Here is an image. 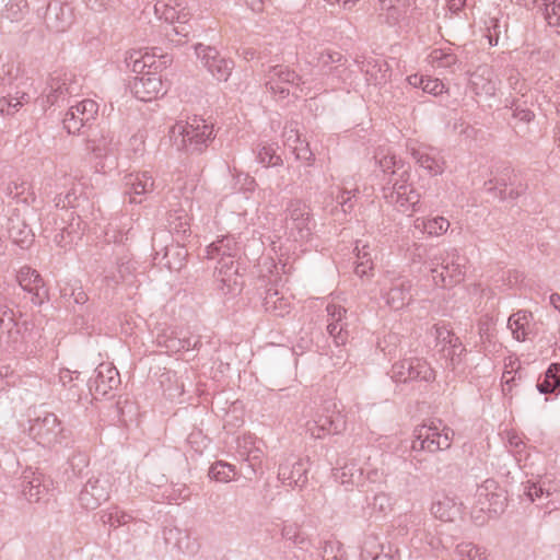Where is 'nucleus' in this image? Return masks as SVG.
I'll return each mask as SVG.
<instances>
[{"label":"nucleus","instance_id":"nucleus-1","mask_svg":"<svg viewBox=\"0 0 560 560\" xmlns=\"http://www.w3.org/2000/svg\"><path fill=\"white\" fill-rule=\"evenodd\" d=\"M2 191L4 196L13 200L10 203L11 209L7 223L9 237L21 247H27L35 237L30 221L39 220L35 208L32 207V203L36 200L32 185L23 178H16L8 182Z\"/></svg>","mask_w":560,"mask_h":560},{"label":"nucleus","instance_id":"nucleus-2","mask_svg":"<svg viewBox=\"0 0 560 560\" xmlns=\"http://www.w3.org/2000/svg\"><path fill=\"white\" fill-rule=\"evenodd\" d=\"M240 252L237 242L234 236L226 235L212 242L206 248V257L208 259H218L215 282L217 288L223 293H234L237 287L236 270L231 272L233 268V258Z\"/></svg>","mask_w":560,"mask_h":560},{"label":"nucleus","instance_id":"nucleus-3","mask_svg":"<svg viewBox=\"0 0 560 560\" xmlns=\"http://www.w3.org/2000/svg\"><path fill=\"white\" fill-rule=\"evenodd\" d=\"M171 138L178 149L187 152H202L214 139L213 124L199 116L177 121L170 130Z\"/></svg>","mask_w":560,"mask_h":560},{"label":"nucleus","instance_id":"nucleus-4","mask_svg":"<svg viewBox=\"0 0 560 560\" xmlns=\"http://www.w3.org/2000/svg\"><path fill=\"white\" fill-rule=\"evenodd\" d=\"M467 258L457 249H445L430 258L432 281L436 287L451 288L460 283L466 273Z\"/></svg>","mask_w":560,"mask_h":560},{"label":"nucleus","instance_id":"nucleus-5","mask_svg":"<svg viewBox=\"0 0 560 560\" xmlns=\"http://www.w3.org/2000/svg\"><path fill=\"white\" fill-rule=\"evenodd\" d=\"M453 438L454 431L441 420H430L415 429L411 448L429 453L445 451L451 447Z\"/></svg>","mask_w":560,"mask_h":560},{"label":"nucleus","instance_id":"nucleus-6","mask_svg":"<svg viewBox=\"0 0 560 560\" xmlns=\"http://www.w3.org/2000/svg\"><path fill=\"white\" fill-rule=\"evenodd\" d=\"M409 173L404 170L400 179H389L383 188V198L400 212H417L420 210V194L408 184Z\"/></svg>","mask_w":560,"mask_h":560},{"label":"nucleus","instance_id":"nucleus-7","mask_svg":"<svg viewBox=\"0 0 560 560\" xmlns=\"http://www.w3.org/2000/svg\"><path fill=\"white\" fill-rule=\"evenodd\" d=\"M411 280L396 271H386L380 281L381 298L395 311L401 310L411 302Z\"/></svg>","mask_w":560,"mask_h":560},{"label":"nucleus","instance_id":"nucleus-8","mask_svg":"<svg viewBox=\"0 0 560 560\" xmlns=\"http://www.w3.org/2000/svg\"><path fill=\"white\" fill-rule=\"evenodd\" d=\"M528 189V184L521 173L509 164L497 167L492 178V195L500 201H515Z\"/></svg>","mask_w":560,"mask_h":560},{"label":"nucleus","instance_id":"nucleus-9","mask_svg":"<svg viewBox=\"0 0 560 560\" xmlns=\"http://www.w3.org/2000/svg\"><path fill=\"white\" fill-rule=\"evenodd\" d=\"M285 231L289 238L303 242L312 235L310 207L300 199H292L285 207Z\"/></svg>","mask_w":560,"mask_h":560},{"label":"nucleus","instance_id":"nucleus-10","mask_svg":"<svg viewBox=\"0 0 560 560\" xmlns=\"http://www.w3.org/2000/svg\"><path fill=\"white\" fill-rule=\"evenodd\" d=\"M346 429V419L336 404L325 402L315 413L312 421L307 422V431L315 439H323L329 434H339Z\"/></svg>","mask_w":560,"mask_h":560},{"label":"nucleus","instance_id":"nucleus-11","mask_svg":"<svg viewBox=\"0 0 560 560\" xmlns=\"http://www.w3.org/2000/svg\"><path fill=\"white\" fill-rule=\"evenodd\" d=\"M28 325L16 318L15 312L0 304V341L14 351H21L27 342Z\"/></svg>","mask_w":560,"mask_h":560},{"label":"nucleus","instance_id":"nucleus-12","mask_svg":"<svg viewBox=\"0 0 560 560\" xmlns=\"http://www.w3.org/2000/svg\"><path fill=\"white\" fill-rule=\"evenodd\" d=\"M30 435L42 446L52 447L62 443L65 429L61 421L52 412H43L31 421Z\"/></svg>","mask_w":560,"mask_h":560},{"label":"nucleus","instance_id":"nucleus-13","mask_svg":"<svg viewBox=\"0 0 560 560\" xmlns=\"http://www.w3.org/2000/svg\"><path fill=\"white\" fill-rule=\"evenodd\" d=\"M390 376L396 383H407L411 381L431 382L435 378V373L430 364L421 358H409L393 364Z\"/></svg>","mask_w":560,"mask_h":560},{"label":"nucleus","instance_id":"nucleus-14","mask_svg":"<svg viewBox=\"0 0 560 560\" xmlns=\"http://www.w3.org/2000/svg\"><path fill=\"white\" fill-rule=\"evenodd\" d=\"M305 81L294 70L287 66L278 65L270 67L266 73V88L273 95L284 98L289 95V86L294 85L304 92Z\"/></svg>","mask_w":560,"mask_h":560},{"label":"nucleus","instance_id":"nucleus-15","mask_svg":"<svg viewBox=\"0 0 560 560\" xmlns=\"http://www.w3.org/2000/svg\"><path fill=\"white\" fill-rule=\"evenodd\" d=\"M112 482L107 476H93L79 492V503L85 510H95L109 499Z\"/></svg>","mask_w":560,"mask_h":560},{"label":"nucleus","instance_id":"nucleus-16","mask_svg":"<svg viewBox=\"0 0 560 560\" xmlns=\"http://www.w3.org/2000/svg\"><path fill=\"white\" fill-rule=\"evenodd\" d=\"M310 460L307 458L290 455L279 464L278 479L283 486L294 488H304L308 481Z\"/></svg>","mask_w":560,"mask_h":560},{"label":"nucleus","instance_id":"nucleus-17","mask_svg":"<svg viewBox=\"0 0 560 560\" xmlns=\"http://www.w3.org/2000/svg\"><path fill=\"white\" fill-rule=\"evenodd\" d=\"M81 85L69 72H54L47 83L46 102L51 106L80 92Z\"/></svg>","mask_w":560,"mask_h":560},{"label":"nucleus","instance_id":"nucleus-18","mask_svg":"<svg viewBox=\"0 0 560 560\" xmlns=\"http://www.w3.org/2000/svg\"><path fill=\"white\" fill-rule=\"evenodd\" d=\"M195 52L201 60V63L218 81H228L234 68L233 60L222 57L214 47L202 44L195 46Z\"/></svg>","mask_w":560,"mask_h":560},{"label":"nucleus","instance_id":"nucleus-19","mask_svg":"<svg viewBox=\"0 0 560 560\" xmlns=\"http://www.w3.org/2000/svg\"><path fill=\"white\" fill-rule=\"evenodd\" d=\"M16 280L20 287L32 295L31 300L35 305H42L48 299V291L37 270L23 266L18 271Z\"/></svg>","mask_w":560,"mask_h":560},{"label":"nucleus","instance_id":"nucleus-20","mask_svg":"<svg viewBox=\"0 0 560 560\" xmlns=\"http://www.w3.org/2000/svg\"><path fill=\"white\" fill-rule=\"evenodd\" d=\"M311 49V47H307ZM342 55L322 46H314L313 50L306 54V62L315 68H319L324 74H335L343 66Z\"/></svg>","mask_w":560,"mask_h":560},{"label":"nucleus","instance_id":"nucleus-21","mask_svg":"<svg viewBox=\"0 0 560 560\" xmlns=\"http://www.w3.org/2000/svg\"><path fill=\"white\" fill-rule=\"evenodd\" d=\"M327 311V331L334 339L337 347L346 345L348 341V323L347 310L341 305L329 303L326 306Z\"/></svg>","mask_w":560,"mask_h":560},{"label":"nucleus","instance_id":"nucleus-22","mask_svg":"<svg viewBox=\"0 0 560 560\" xmlns=\"http://www.w3.org/2000/svg\"><path fill=\"white\" fill-rule=\"evenodd\" d=\"M162 79L155 72H147L141 77H136L130 83L132 95L142 102H151L160 94H163Z\"/></svg>","mask_w":560,"mask_h":560},{"label":"nucleus","instance_id":"nucleus-23","mask_svg":"<svg viewBox=\"0 0 560 560\" xmlns=\"http://www.w3.org/2000/svg\"><path fill=\"white\" fill-rule=\"evenodd\" d=\"M120 375L112 363L103 362L95 369V376L90 381V389L97 395L106 396L120 385Z\"/></svg>","mask_w":560,"mask_h":560},{"label":"nucleus","instance_id":"nucleus-24","mask_svg":"<svg viewBox=\"0 0 560 560\" xmlns=\"http://www.w3.org/2000/svg\"><path fill=\"white\" fill-rule=\"evenodd\" d=\"M155 341L158 347L165 349V352L168 354L197 349L201 345L199 337L182 336L180 332L173 329L159 334Z\"/></svg>","mask_w":560,"mask_h":560},{"label":"nucleus","instance_id":"nucleus-25","mask_svg":"<svg viewBox=\"0 0 560 560\" xmlns=\"http://www.w3.org/2000/svg\"><path fill=\"white\" fill-rule=\"evenodd\" d=\"M20 488L28 502H39L48 491V483L42 472L27 468L21 476Z\"/></svg>","mask_w":560,"mask_h":560},{"label":"nucleus","instance_id":"nucleus-26","mask_svg":"<svg viewBox=\"0 0 560 560\" xmlns=\"http://www.w3.org/2000/svg\"><path fill=\"white\" fill-rule=\"evenodd\" d=\"M74 21L73 9L68 3H49L45 14L47 27L55 33L66 32Z\"/></svg>","mask_w":560,"mask_h":560},{"label":"nucleus","instance_id":"nucleus-27","mask_svg":"<svg viewBox=\"0 0 560 560\" xmlns=\"http://www.w3.org/2000/svg\"><path fill=\"white\" fill-rule=\"evenodd\" d=\"M125 184L129 201L133 203H141L142 196L152 192L154 189V178L148 171L126 175Z\"/></svg>","mask_w":560,"mask_h":560},{"label":"nucleus","instance_id":"nucleus-28","mask_svg":"<svg viewBox=\"0 0 560 560\" xmlns=\"http://www.w3.org/2000/svg\"><path fill=\"white\" fill-rule=\"evenodd\" d=\"M163 538L167 546L183 553L194 555L198 549V544L190 533L177 526H166L163 529Z\"/></svg>","mask_w":560,"mask_h":560},{"label":"nucleus","instance_id":"nucleus-29","mask_svg":"<svg viewBox=\"0 0 560 560\" xmlns=\"http://www.w3.org/2000/svg\"><path fill=\"white\" fill-rule=\"evenodd\" d=\"M116 145L114 135L108 129L92 130L86 139V150L96 159L114 153Z\"/></svg>","mask_w":560,"mask_h":560},{"label":"nucleus","instance_id":"nucleus-30","mask_svg":"<svg viewBox=\"0 0 560 560\" xmlns=\"http://www.w3.org/2000/svg\"><path fill=\"white\" fill-rule=\"evenodd\" d=\"M411 155L416 163L429 174L439 175L443 173L445 162L438 149L422 145L411 149Z\"/></svg>","mask_w":560,"mask_h":560},{"label":"nucleus","instance_id":"nucleus-31","mask_svg":"<svg viewBox=\"0 0 560 560\" xmlns=\"http://www.w3.org/2000/svg\"><path fill=\"white\" fill-rule=\"evenodd\" d=\"M359 63L369 84L382 85L390 78V68L382 58L368 57Z\"/></svg>","mask_w":560,"mask_h":560},{"label":"nucleus","instance_id":"nucleus-32","mask_svg":"<svg viewBox=\"0 0 560 560\" xmlns=\"http://www.w3.org/2000/svg\"><path fill=\"white\" fill-rule=\"evenodd\" d=\"M364 471L365 470L359 466L357 462L351 460L345 463L341 467L335 468L332 476L346 490H351L353 487L364 485Z\"/></svg>","mask_w":560,"mask_h":560},{"label":"nucleus","instance_id":"nucleus-33","mask_svg":"<svg viewBox=\"0 0 560 560\" xmlns=\"http://www.w3.org/2000/svg\"><path fill=\"white\" fill-rule=\"evenodd\" d=\"M462 503L454 497L438 494L431 504V513L442 522H453L460 514Z\"/></svg>","mask_w":560,"mask_h":560},{"label":"nucleus","instance_id":"nucleus-34","mask_svg":"<svg viewBox=\"0 0 560 560\" xmlns=\"http://www.w3.org/2000/svg\"><path fill=\"white\" fill-rule=\"evenodd\" d=\"M154 13L160 20L174 24L180 21H189L190 12L177 0L158 1L154 4Z\"/></svg>","mask_w":560,"mask_h":560},{"label":"nucleus","instance_id":"nucleus-35","mask_svg":"<svg viewBox=\"0 0 560 560\" xmlns=\"http://www.w3.org/2000/svg\"><path fill=\"white\" fill-rule=\"evenodd\" d=\"M71 222L68 225L60 226L59 232L54 235V242L60 248H67L81 238L84 228L81 226L80 218L74 219L73 212L66 211Z\"/></svg>","mask_w":560,"mask_h":560},{"label":"nucleus","instance_id":"nucleus-36","mask_svg":"<svg viewBox=\"0 0 560 560\" xmlns=\"http://www.w3.org/2000/svg\"><path fill=\"white\" fill-rule=\"evenodd\" d=\"M487 482L488 480L477 488L475 503L471 508V518L478 526L487 524L490 520V499Z\"/></svg>","mask_w":560,"mask_h":560},{"label":"nucleus","instance_id":"nucleus-37","mask_svg":"<svg viewBox=\"0 0 560 560\" xmlns=\"http://www.w3.org/2000/svg\"><path fill=\"white\" fill-rule=\"evenodd\" d=\"M427 60L433 68L445 69L452 73L459 68L458 58L451 47L432 49Z\"/></svg>","mask_w":560,"mask_h":560},{"label":"nucleus","instance_id":"nucleus-38","mask_svg":"<svg viewBox=\"0 0 560 560\" xmlns=\"http://www.w3.org/2000/svg\"><path fill=\"white\" fill-rule=\"evenodd\" d=\"M262 305L267 313L279 317H283L291 312V302L289 299L273 289L266 291Z\"/></svg>","mask_w":560,"mask_h":560},{"label":"nucleus","instance_id":"nucleus-39","mask_svg":"<svg viewBox=\"0 0 560 560\" xmlns=\"http://www.w3.org/2000/svg\"><path fill=\"white\" fill-rule=\"evenodd\" d=\"M416 230L427 233L430 236H440L450 228V222L444 217L417 218L413 222Z\"/></svg>","mask_w":560,"mask_h":560},{"label":"nucleus","instance_id":"nucleus-40","mask_svg":"<svg viewBox=\"0 0 560 560\" xmlns=\"http://www.w3.org/2000/svg\"><path fill=\"white\" fill-rule=\"evenodd\" d=\"M541 394H556L560 390V363H551L536 385Z\"/></svg>","mask_w":560,"mask_h":560},{"label":"nucleus","instance_id":"nucleus-41","mask_svg":"<svg viewBox=\"0 0 560 560\" xmlns=\"http://www.w3.org/2000/svg\"><path fill=\"white\" fill-rule=\"evenodd\" d=\"M281 537L283 540L301 550H307L311 546L307 535L296 524H283L281 527Z\"/></svg>","mask_w":560,"mask_h":560},{"label":"nucleus","instance_id":"nucleus-42","mask_svg":"<svg viewBox=\"0 0 560 560\" xmlns=\"http://www.w3.org/2000/svg\"><path fill=\"white\" fill-rule=\"evenodd\" d=\"M469 83L476 95H490V67L479 66L470 74Z\"/></svg>","mask_w":560,"mask_h":560},{"label":"nucleus","instance_id":"nucleus-43","mask_svg":"<svg viewBox=\"0 0 560 560\" xmlns=\"http://www.w3.org/2000/svg\"><path fill=\"white\" fill-rule=\"evenodd\" d=\"M171 231L177 235H186L190 231V220L185 209H173L167 218Z\"/></svg>","mask_w":560,"mask_h":560},{"label":"nucleus","instance_id":"nucleus-44","mask_svg":"<svg viewBox=\"0 0 560 560\" xmlns=\"http://www.w3.org/2000/svg\"><path fill=\"white\" fill-rule=\"evenodd\" d=\"M382 549L377 537L370 535L364 539L360 558L361 560H393L388 555L383 553Z\"/></svg>","mask_w":560,"mask_h":560},{"label":"nucleus","instance_id":"nucleus-45","mask_svg":"<svg viewBox=\"0 0 560 560\" xmlns=\"http://www.w3.org/2000/svg\"><path fill=\"white\" fill-rule=\"evenodd\" d=\"M192 27L188 21H180L166 31V37L174 46H183L190 40Z\"/></svg>","mask_w":560,"mask_h":560},{"label":"nucleus","instance_id":"nucleus-46","mask_svg":"<svg viewBox=\"0 0 560 560\" xmlns=\"http://www.w3.org/2000/svg\"><path fill=\"white\" fill-rule=\"evenodd\" d=\"M187 250L179 245H172L165 247L163 256L164 266L170 270H180L185 265Z\"/></svg>","mask_w":560,"mask_h":560},{"label":"nucleus","instance_id":"nucleus-47","mask_svg":"<svg viewBox=\"0 0 560 560\" xmlns=\"http://www.w3.org/2000/svg\"><path fill=\"white\" fill-rule=\"evenodd\" d=\"M532 313L520 311L509 317L508 326L512 330L515 339L524 340L526 336V326L529 324Z\"/></svg>","mask_w":560,"mask_h":560},{"label":"nucleus","instance_id":"nucleus-48","mask_svg":"<svg viewBox=\"0 0 560 560\" xmlns=\"http://www.w3.org/2000/svg\"><path fill=\"white\" fill-rule=\"evenodd\" d=\"M69 109L79 114L81 121L88 125L95 119L98 113V104L93 100L86 98L75 105H71Z\"/></svg>","mask_w":560,"mask_h":560},{"label":"nucleus","instance_id":"nucleus-49","mask_svg":"<svg viewBox=\"0 0 560 560\" xmlns=\"http://www.w3.org/2000/svg\"><path fill=\"white\" fill-rule=\"evenodd\" d=\"M28 101L30 96L25 92H22L20 95L16 94V96H11L10 94L3 96L0 98V115H13Z\"/></svg>","mask_w":560,"mask_h":560},{"label":"nucleus","instance_id":"nucleus-50","mask_svg":"<svg viewBox=\"0 0 560 560\" xmlns=\"http://www.w3.org/2000/svg\"><path fill=\"white\" fill-rule=\"evenodd\" d=\"M236 475L235 466L218 460L209 469V477L220 482H229Z\"/></svg>","mask_w":560,"mask_h":560},{"label":"nucleus","instance_id":"nucleus-51","mask_svg":"<svg viewBox=\"0 0 560 560\" xmlns=\"http://www.w3.org/2000/svg\"><path fill=\"white\" fill-rule=\"evenodd\" d=\"M256 160L265 167L282 165V158L277 154L273 144H262L256 152Z\"/></svg>","mask_w":560,"mask_h":560},{"label":"nucleus","instance_id":"nucleus-52","mask_svg":"<svg viewBox=\"0 0 560 560\" xmlns=\"http://www.w3.org/2000/svg\"><path fill=\"white\" fill-rule=\"evenodd\" d=\"M319 550L323 560H345L342 544L335 538L325 540Z\"/></svg>","mask_w":560,"mask_h":560},{"label":"nucleus","instance_id":"nucleus-53","mask_svg":"<svg viewBox=\"0 0 560 560\" xmlns=\"http://www.w3.org/2000/svg\"><path fill=\"white\" fill-rule=\"evenodd\" d=\"M139 56L141 59H145V66L150 69H153L154 71H158L164 67H166L167 63L172 61L171 57L168 55H163L160 48H152V52L145 51L144 54H141L140 51Z\"/></svg>","mask_w":560,"mask_h":560},{"label":"nucleus","instance_id":"nucleus-54","mask_svg":"<svg viewBox=\"0 0 560 560\" xmlns=\"http://www.w3.org/2000/svg\"><path fill=\"white\" fill-rule=\"evenodd\" d=\"M359 189L355 188H341L336 196L337 206L340 207L343 214L351 213L354 209L357 195Z\"/></svg>","mask_w":560,"mask_h":560},{"label":"nucleus","instance_id":"nucleus-55","mask_svg":"<svg viewBox=\"0 0 560 560\" xmlns=\"http://www.w3.org/2000/svg\"><path fill=\"white\" fill-rule=\"evenodd\" d=\"M378 165L384 173H390L389 179H400V174L404 170V164L397 160L395 155L386 154L378 159Z\"/></svg>","mask_w":560,"mask_h":560},{"label":"nucleus","instance_id":"nucleus-56","mask_svg":"<svg viewBox=\"0 0 560 560\" xmlns=\"http://www.w3.org/2000/svg\"><path fill=\"white\" fill-rule=\"evenodd\" d=\"M264 452L257 445V443L247 452V455L243 457L246 467L249 469L248 475H256L261 470Z\"/></svg>","mask_w":560,"mask_h":560},{"label":"nucleus","instance_id":"nucleus-57","mask_svg":"<svg viewBox=\"0 0 560 560\" xmlns=\"http://www.w3.org/2000/svg\"><path fill=\"white\" fill-rule=\"evenodd\" d=\"M18 74L19 67L9 58L0 57V85L11 84Z\"/></svg>","mask_w":560,"mask_h":560},{"label":"nucleus","instance_id":"nucleus-58","mask_svg":"<svg viewBox=\"0 0 560 560\" xmlns=\"http://www.w3.org/2000/svg\"><path fill=\"white\" fill-rule=\"evenodd\" d=\"M433 331L438 343L442 346L443 352L453 343V339H458L446 324L434 325Z\"/></svg>","mask_w":560,"mask_h":560},{"label":"nucleus","instance_id":"nucleus-59","mask_svg":"<svg viewBox=\"0 0 560 560\" xmlns=\"http://www.w3.org/2000/svg\"><path fill=\"white\" fill-rule=\"evenodd\" d=\"M28 11V3L26 0H10L5 4L7 18L11 21H20Z\"/></svg>","mask_w":560,"mask_h":560},{"label":"nucleus","instance_id":"nucleus-60","mask_svg":"<svg viewBox=\"0 0 560 560\" xmlns=\"http://www.w3.org/2000/svg\"><path fill=\"white\" fill-rule=\"evenodd\" d=\"M456 556L460 560H486L487 557L480 552V549L470 542H463L456 547Z\"/></svg>","mask_w":560,"mask_h":560},{"label":"nucleus","instance_id":"nucleus-61","mask_svg":"<svg viewBox=\"0 0 560 560\" xmlns=\"http://www.w3.org/2000/svg\"><path fill=\"white\" fill-rule=\"evenodd\" d=\"M509 110L511 112V116L522 122H530L535 118V114L530 110L525 102L513 101Z\"/></svg>","mask_w":560,"mask_h":560},{"label":"nucleus","instance_id":"nucleus-62","mask_svg":"<svg viewBox=\"0 0 560 560\" xmlns=\"http://www.w3.org/2000/svg\"><path fill=\"white\" fill-rule=\"evenodd\" d=\"M508 506V492L499 485L492 486V514L501 515Z\"/></svg>","mask_w":560,"mask_h":560},{"label":"nucleus","instance_id":"nucleus-63","mask_svg":"<svg viewBox=\"0 0 560 560\" xmlns=\"http://www.w3.org/2000/svg\"><path fill=\"white\" fill-rule=\"evenodd\" d=\"M191 492L189 488L185 483H174L170 487L167 491V499L170 502H174L179 504L183 501H186L190 498Z\"/></svg>","mask_w":560,"mask_h":560},{"label":"nucleus","instance_id":"nucleus-64","mask_svg":"<svg viewBox=\"0 0 560 560\" xmlns=\"http://www.w3.org/2000/svg\"><path fill=\"white\" fill-rule=\"evenodd\" d=\"M542 15L550 27L557 28V34L560 35V1L551 5L549 9L544 8Z\"/></svg>","mask_w":560,"mask_h":560}]
</instances>
